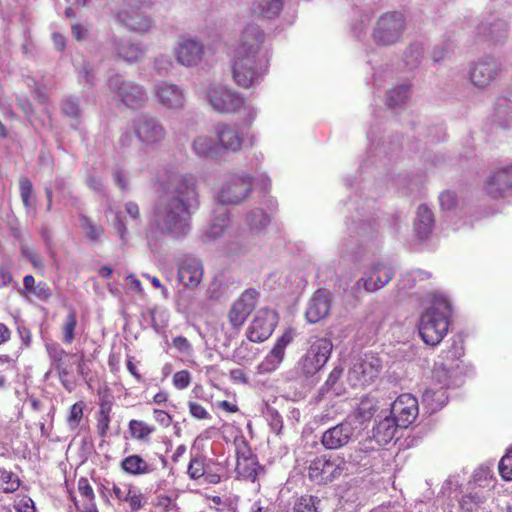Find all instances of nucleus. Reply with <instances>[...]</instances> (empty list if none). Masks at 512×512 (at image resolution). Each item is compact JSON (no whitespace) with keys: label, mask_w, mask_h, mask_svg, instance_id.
I'll list each match as a JSON object with an SVG mask.
<instances>
[{"label":"nucleus","mask_w":512,"mask_h":512,"mask_svg":"<svg viewBox=\"0 0 512 512\" xmlns=\"http://www.w3.org/2000/svg\"><path fill=\"white\" fill-rule=\"evenodd\" d=\"M199 205L196 177L190 173L170 172L160 183L150 228L161 235L183 237L190 231L191 216Z\"/></svg>","instance_id":"f257e3e1"},{"label":"nucleus","mask_w":512,"mask_h":512,"mask_svg":"<svg viewBox=\"0 0 512 512\" xmlns=\"http://www.w3.org/2000/svg\"><path fill=\"white\" fill-rule=\"evenodd\" d=\"M265 34L256 24H248L241 32L232 65L233 79L242 88L255 87L268 69Z\"/></svg>","instance_id":"f03ea898"},{"label":"nucleus","mask_w":512,"mask_h":512,"mask_svg":"<svg viewBox=\"0 0 512 512\" xmlns=\"http://www.w3.org/2000/svg\"><path fill=\"white\" fill-rule=\"evenodd\" d=\"M451 313L449 300L440 295L436 296L433 305L421 316L419 334L422 340L431 346L439 344L447 334Z\"/></svg>","instance_id":"7ed1b4c3"},{"label":"nucleus","mask_w":512,"mask_h":512,"mask_svg":"<svg viewBox=\"0 0 512 512\" xmlns=\"http://www.w3.org/2000/svg\"><path fill=\"white\" fill-rule=\"evenodd\" d=\"M206 98L213 110L223 113H236L244 108L248 110L250 120L256 116V111L245 105L244 98L231 87L221 83H211L206 89Z\"/></svg>","instance_id":"20e7f679"},{"label":"nucleus","mask_w":512,"mask_h":512,"mask_svg":"<svg viewBox=\"0 0 512 512\" xmlns=\"http://www.w3.org/2000/svg\"><path fill=\"white\" fill-rule=\"evenodd\" d=\"M406 28V18L402 12L391 11L382 14L373 31L376 44L390 46L400 41Z\"/></svg>","instance_id":"39448f33"},{"label":"nucleus","mask_w":512,"mask_h":512,"mask_svg":"<svg viewBox=\"0 0 512 512\" xmlns=\"http://www.w3.org/2000/svg\"><path fill=\"white\" fill-rule=\"evenodd\" d=\"M133 131L145 147L156 148L164 142L167 131L160 119L151 114H140L132 122Z\"/></svg>","instance_id":"423d86ee"},{"label":"nucleus","mask_w":512,"mask_h":512,"mask_svg":"<svg viewBox=\"0 0 512 512\" xmlns=\"http://www.w3.org/2000/svg\"><path fill=\"white\" fill-rule=\"evenodd\" d=\"M381 368V360L377 356L365 354L352 361L347 380L354 388L366 387L378 378Z\"/></svg>","instance_id":"0eeeda50"},{"label":"nucleus","mask_w":512,"mask_h":512,"mask_svg":"<svg viewBox=\"0 0 512 512\" xmlns=\"http://www.w3.org/2000/svg\"><path fill=\"white\" fill-rule=\"evenodd\" d=\"M332 349L333 344L327 338H315L312 340L306 353L298 363L301 372L306 376L317 373L329 360Z\"/></svg>","instance_id":"6e6552de"},{"label":"nucleus","mask_w":512,"mask_h":512,"mask_svg":"<svg viewBox=\"0 0 512 512\" xmlns=\"http://www.w3.org/2000/svg\"><path fill=\"white\" fill-rule=\"evenodd\" d=\"M346 461L339 456H318L310 461L308 476L317 484H326L338 478L346 469Z\"/></svg>","instance_id":"1a4fd4ad"},{"label":"nucleus","mask_w":512,"mask_h":512,"mask_svg":"<svg viewBox=\"0 0 512 512\" xmlns=\"http://www.w3.org/2000/svg\"><path fill=\"white\" fill-rule=\"evenodd\" d=\"M108 84L115 97L128 108H141L148 99L146 89L136 82L115 76L109 79Z\"/></svg>","instance_id":"9d476101"},{"label":"nucleus","mask_w":512,"mask_h":512,"mask_svg":"<svg viewBox=\"0 0 512 512\" xmlns=\"http://www.w3.org/2000/svg\"><path fill=\"white\" fill-rule=\"evenodd\" d=\"M252 178L247 175L230 176L218 192L222 204H238L245 200L251 191Z\"/></svg>","instance_id":"9b49d317"},{"label":"nucleus","mask_w":512,"mask_h":512,"mask_svg":"<svg viewBox=\"0 0 512 512\" xmlns=\"http://www.w3.org/2000/svg\"><path fill=\"white\" fill-rule=\"evenodd\" d=\"M153 95L156 102L168 110L179 111L184 109L186 104L184 90L180 86L168 81L155 83Z\"/></svg>","instance_id":"f8f14e48"},{"label":"nucleus","mask_w":512,"mask_h":512,"mask_svg":"<svg viewBox=\"0 0 512 512\" xmlns=\"http://www.w3.org/2000/svg\"><path fill=\"white\" fill-rule=\"evenodd\" d=\"M278 322L277 313L270 309H260L255 314L247 330L251 342L259 343L268 339Z\"/></svg>","instance_id":"ddd939ff"},{"label":"nucleus","mask_w":512,"mask_h":512,"mask_svg":"<svg viewBox=\"0 0 512 512\" xmlns=\"http://www.w3.org/2000/svg\"><path fill=\"white\" fill-rule=\"evenodd\" d=\"M499 71L498 61L493 57L486 56L470 65L468 77L475 87L485 88L496 79Z\"/></svg>","instance_id":"4468645a"},{"label":"nucleus","mask_w":512,"mask_h":512,"mask_svg":"<svg viewBox=\"0 0 512 512\" xmlns=\"http://www.w3.org/2000/svg\"><path fill=\"white\" fill-rule=\"evenodd\" d=\"M204 53L205 47L202 41L193 37L181 38L174 48L177 62L185 67L198 66L203 60Z\"/></svg>","instance_id":"2eb2a0df"},{"label":"nucleus","mask_w":512,"mask_h":512,"mask_svg":"<svg viewBox=\"0 0 512 512\" xmlns=\"http://www.w3.org/2000/svg\"><path fill=\"white\" fill-rule=\"evenodd\" d=\"M356 428L350 421H342L328 429L321 436L320 442L327 450H337L353 441Z\"/></svg>","instance_id":"dca6fc26"},{"label":"nucleus","mask_w":512,"mask_h":512,"mask_svg":"<svg viewBox=\"0 0 512 512\" xmlns=\"http://www.w3.org/2000/svg\"><path fill=\"white\" fill-rule=\"evenodd\" d=\"M484 189L493 199L512 194V164L493 170L484 183Z\"/></svg>","instance_id":"f3484780"},{"label":"nucleus","mask_w":512,"mask_h":512,"mask_svg":"<svg viewBox=\"0 0 512 512\" xmlns=\"http://www.w3.org/2000/svg\"><path fill=\"white\" fill-rule=\"evenodd\" d=\"M214 134L221 151L236 153L241 150L244 135L235 123L219 122L214 126Z\"/></svg>","instance_id":"a211bd4d"},{"label":"nucleus","mask_w":512,"mask_h":512,"mask_svg":"<svg viewBox=\"0 0 512 512\" xmlns=\"http://www.w3.org/2000/svg\"><path fill=\"white\" fill-rule=\"evenodd\" d=\"M390 413L400 428H407L418 415V401L411 394H402L391 404Z\"/></svg>","instance_id":"6ab92c4d"},{"label":"nucleus","mask_w":512,"mask_h":512,"mask_svg":"<svg viewBox=\"0 0 512 512\" xmlns=\"http://www.w3.org/2000/svg\"><path fill=\"white\" fill-rule=\"evenodd\" d=\"M145 8L127 6L118 11L117 19L127 29L144 34L153 26V19L144 11Z\"/></svg>","instance_id":"aec40b11"},{"label":"nucleus","mask_w":512,"mask_h":512,"mask_svg":"<svg viewBox=\"0 0 512 512\" xmlns=\"http://www.w3.org/2000/svg\"><path fill=\"white\" fill-rule=\"evenodd\" d=\"M258 293L254 289H247L233 303L228 318L230 324L239 329L246 321L247 317L256 307Z\"/></svg>","instance_id":"412c9836"},{"label":"nucleus","mask_w":512,"mask_h":512,"mask_svg":"<svg viewBox=\"0 0 512 512\" xmlns=\"http://www.w3.org/2000/svg\"><path fill=\"white\" fill-rule=\"evenodd\" d=\"M236 472L239 478L254 482L260 470L256 456L245 441L237 444L236 447Z\"/></svg>","instance_id":"4be33fe9"},{"label":"nucleus","mask_w":512,"mask_h":512,"mask_svg":"<svg viewBox=\"0 0 512 512\" xmlns=\"http://www.w3.org/2000/svg\"><path fill=\"white\" fill-rule=\"evenodd\" d=\"M393 275V270L389 266L382 263L374 264L357 281V289L363 288L365 291L374 292L385 286Z\"/></svg>","instance_id":"5701e85b"},{"label":"nucleus","mask_w":512,"mask_h":512,"mask_svg":"<svg viewBox=\"0 0 512 512\" xmlns=\"http://www.w3.org/2000/svg\"><path fill=\"white\" fill-rule=\"evenodd\" d=\"M203 273L202 261L194 256L185 257L178 267V279L188 288H196L202 281Z\"/></svg>","instance_id":"b1692460"},{"label":"nucleus","mask_w":512,"mask_h":512,"mask_svg":"<svg viewBox=\"0 0 512 512\" xmlns=\"http://www.w3.org/2000/svg\"><path fill=\"white\" fill-rule=\"evenodd\" d=\"M331 309V297L325 290H317L310 301L305 312L309 323H317L328 316Z\"/></svg>","instance_id":"393cba45"},{"label":"nucleus","mask_w":512,"mask_h":512,"mask_svg":"<svg viewBox=\"0 0 512 512\" xmlns=\"http://www.w3.org/2000/svg\"><path fill=\"white\" fill-rule=\"evenodd\" d=\"M112 495L116 499L128 503L132 511H138L144 506L143 494L139 488L131 484H114Z\"/></svg>","instance_id":"a878e982"},{"label":"nucleus","mask_w":512,"mask_h":512,"mask_svg":"<svg viewBox=\"0 0 512 512\" xmlns=\"http://www.w3.org/2000/svg\"><path fill=\"white\" fill-rule=\"evenodd\" d=\"M45 348L51 361V366L57 371L61 383H64V377L70 374V366L65 362V358L69 354L57 342H48L45 344Z\"/></svg>","instance_id":"bb28decb"},{"label":"nucleus","mask_w":512,"mask_h":512,"mask_svg":"<svg viewBox=\"0 0 512 512\" xmlns=\"http://www.w3.org/2000/svg\"><path fill=\"white\" fill-rule=\"evenodd\" d=\"M194 154L203 159H217L220 157V148L217 141L208 135H198L191 142Z\"/></svg>","instance_id":"cd10ccee"},{"label":"nucleus","mask_w":512,"mask_h":512,"mask_svg":"<svg viewBox=\"0 0 512 512\" xmlns=\"http://www.w3.org/2000/svg\"><path fill=\"white\" fill-rule=\"evenodd\" d=\"M113 51L120 59L129 63L141 60L145 53L139 44L116 38L113 39Z\"/></svg>","instance_id":"c85d7f7f"},{"label":"nucleus","mask_w":512,"mask_h":512,"mask_svg":"<svg viewBox=\"0 0 512 512\" xmlns=\"http://www.w3.org/2000/svg\"><path fill=\"white\" fill-rule=\"evenodd\" d=\"M434 227V215L426 205L417 208L414 229L420 239H426Z\"/></svg>","instance_id":"c756f323"},{"label":"nucleus","mask_w":512,"mask_h":512,"mask_svg":"<svg viewBox=\"0 0 512 512\" xmlns=\"http://www.w3.org/2000/svg\"><path fill=\"white\" fill-rule=\"evenodd\" d=\"M282 8V0H254L250 11L259 18L273 19L280 14Z\"/></svg>","instance_id":"7c9ffc66"},{"label":"nucleus","mask_w":512,"mask_h":512,"mask_svg":"<svg viewBox=\"0 0 512 512\" xmlns=\"http://www.w3.org/2000/svg\"><path fill=\"white\" fill-rule=\"evenodd\" d=\"M448 396L443 387L430 386L423 392L422 403L430 413H434L446 405Z\"/></svg>","instance_id":"2f4dec72"},{"label":"nucleus","mask_w":512,"mask_h":512,"mask_svg":"<svg viewBox=\"0 0 512 512\" xmlns=\"http://www.w3.org/2000/svg\"><path fill=\"white\" fill-rule=\"evenodd\" d=\"M121 469L133 476L150 474L155 471V467L147 463L141 456L133 454L122 459Z\"/></svg>","instance_id":"473e14b6"},{"label":"nucleus","mask_w":512,"mask_h":512,"mask_svg":"<svg viewBox=\"0 0 512 512\" xmlns=\"http://www.w3.org/2000/svg\"><path fill=\"white\" fill-rule=\"evenodd\" d=\"M398 427L393 417L385 416L373 429V438L378 445H386L394 438Z\"/></svg>","instance_id":"72a5a7b5"},{"label":"nucleus","mask_w":512,"mask_h":512,"mask_svg":"<svg viewBox=\"0 0 512 512\" xmlns=\"http://www.w3.org/2000/svg\"><path fill=\"white\" fill-rule=\"evenodd\" d=\"M230 220L226 209H222L217 218L203 233L204 242H212L220 238L228 229Z\"/></svg>","instance_id":"f704fd0d"},{"label":"nucleus","mask_w":512,"mask_h":512,"mask_svg":"<svg viewBox=\"0 0 512 512\" xmlns=\"http://www.w3.org/2000/svg\"><path fill=\"white\" fill-rule=\"evenodd\" d=\"M409 97V85L401 84L395 88H392L387 93V105L392 108H398L402 106Z\"/></svg>","instance_id":"c9c22d12"},{"label":"nucleus","mask_w":512,"mask_h":512,"mask_svg":"<svg viewBox=\"0 0 512 512\" xmlns=\"http://www.w3.org/2000/svg\"><path fill=\"white\" fill-rule=\"evenodd\" d=\"M246 221L251 231L259 232L269 223L270 217L262 209H254L247 214Z\"/></svg>","instance_id":"e433bc0d"},{"label":"nucleus","mask_w":512,"mask_h":512,"mask_svg":"<svg viewBox=\"0 0 512 512\" xmlns=\"http://www.w3.org/2000/svg\"><path fill=\"white\" fill-rule=\"evenodd\" d=\"M80 226L83 229L86 237L92 241L96 242L103 235L104 230L102 226L95 224L90 218L85 215L79 216Z\"/></svg>","instance_id":"4c0bfd02"},{"label":"nucleus","mask_w":512,"mask_h":512,"mask_svg":"<svg viewBox=\"0 0 512 512\" xmlns=\"http://www.w3.org/2000/svg\"><path fill=\"white\" fill-rule=\"evenodd\" d=\"M284 353L279 352L272 348L269 354L265 357V359L259 365V370L261 373H270L275 371L279 365L282 363L284 359Z\"/></svg>","instance_id":"58836bf2"},{"label":"nucleus","mask_w":512,"mask_h":512,"mask_svg":"<svg viewBox=\"0 0 512 512\" xmlns=\"http://www.w3.org/2000/svg\"><path fill=\"white\" fill-rule=\"evenodd\" d=\"M378 401L372 397H364L361 399L358 408L357 415L364 421L370 420L378 409Z\"/></svg>","instance_id":"ea45409f"},{"label":"nucleus","mask_w":512,"mask_h":512,"mask_svg":"<svg viewBox=\"0 0 512 512\" xmlns=\"http://www.w3.org/2000/svg\"><path fill=\"white\" fill-rule=\"evenodd\" d=\"M320 500L311 495H304L298 498L293 506V512H319Z\"/></svg>","instance_id":"a19ab883"},{"label":"nucleus","mask_w":512,"mask_h":512,"mask_svg":"<svg viewBox=\"0 0 512 512\" xmlns=\"http://www.w3.org/2000/svg\"><path fill=\"white\" fill-rule=\"evenodd\" d=\"M424 57V48L422 44H411L405 51V63L408 67H417Z\"/></svg>","instance_id":"79ce46f5"},{"label":"nucleus","mask_w":512,"mask_h":512,"mask_svg":"<svg viewBox=\"0 0 512 512\" xmlns=\"http://www.w3.org/2000/svg\"><path fill=\"white\" fill-rule=\"evenodd\" d=\"M128 427L131 436L137 440H145L155 430L153 426L140 420H131Z\"/></svg>","instance_id":"37998d69"},{"label":"nucleus","mask_w":512,"mask_h":512,"mask_svg":"<svg viewBox=\"0 0 512 512\" xmlns=\"http://www.w3.org/2000/svg\"><path fill=\"white\" fill-rule=\"evenodd\" d=\"M77 326V318L76 313L74 311H70L65 318V321L62 326V341L64 344H71L75 339V330Z\"/></svg>","instance_id":"c03bdc74"},{"label":"nucleus","mask_w":512,"mask_h":512,"mask_svg":"<svg viewBox=\"0 0 512 512\" xmlns=\"http://www.w3.org/2000/svg\"><path fill=\"white\" fill-rule=\"evenodd\" d=\"M433 380L434 383L431 386L434 387H443L446 389L450 385V372L444 367L443 364H437L433 370Z\"/></svg>","instance_id":"a18cd8bd"},{"label":"nucleus","mask_w":512,"mask_h":512,"mask_svg":"<svg viewBox=\"0 0 512 512\" xmlns=\"http://www.w3.org/2000/svg\"><path fill=\"white\" fill-rule=\"evenodd\" d=\"M255 353L250 349L249 345L242 343L233 352L232 359L239 365L250 363L254 360Z\"/></svg>","instance_id":"49530a36"},{"label":"nucleus","mask_w":512,"mask_h":512,"mask_svg":"<svg viewBox=\"0 0 512 512\" xmlns=\"http://www.w3.org/2000/svg\"><path fill=\"white\" fill-rule=\"evenodd\" d=\"M0 482L6 486L2 487L4 493H12L20 486V481L11 471L0 469Z\"/></svg>","instance_id":"de8ad7c7"},{"label":"nucleus","mask_w":512,"mask_h":512,"mask_svg":"<svg viewBox=\"0 0 512 512\" xmlns=\"http://www.w3.org/2000/svg\"><path fill=\"white\" fill-rule=\"evenodd\" d=\"M499 472L504 480H512V446L500 460Z\"/></svg>","instance_id":"09e8293b"},{"label":"nucleus","mask_w":512,"mask_h":512,"mask_svg":"<svg viewBox=\"0 0 512 512\" xmlns=\"http://www.w3.org/2000/svg\"><path fill=\"white\" fill-rule=\"evenodd\" d=\"M174 63L169 55H159L155 58L154 68L159 75H167L173 68Z\"/></svg>","instance_id":"8fccbe9b"},{"label":"nucleus","mask_w":512,"mask_h":512,"mask_svg":"<svg viewBox=\"0 0 512 512\" xmlns=\"http://www.w3.org/2000/svg\"><path fill=\"white\" fill-rule=\"evenodd\" d=\"M78 491L86 501L84 506L94 504V492L91 485L89 484V481L86 478L82 477L78 480Z\"/></svg>","instance_id":"3c124183"},{"label":"nucleus","mask_w":512,"mask_h":512,"mask_svg":"<svg viewBox=\"0 0 512 512\" xmlns=\"http://www.w3.org/2000/svg\"><path fill=\"white\" fill-rule=\"evenodd\" d=\"M296 331L293 328H288L284 333L277 339L274 349L279 350L285 354L286 347L294 340Z\"/></svg>","instance_id":"603ef678"},{"label":"nucleus","mask_w":512,"mask_h":512,"mask_svg":"<svg viewBox=\"0 0 512 512\" xmlns=\"http://www.w3.org/2000/svg\"><path fill=\"white\" fill-rule=\"evenodd\" d=\"M187 473L191 479H199L205 473L204 461L200 458H192L190 460Z\"/></svg>","instance_id":"864d4df0"},{"label":"nucleus","mask_w":512,"mask_h":512,"mask_svg":"<svg viewBox=\"0 0 512 512\" xmlns=\"http://www.w3.org/2000/svg\"><path fill=\"white\" fill-rule=\"evenodd\" d=\"M62 111L65 115L72 118H78L81 112L78 101L73 97H68L63 101Z\"/></svg>","instance_id":"5fc2aeb1"},{"label":"nucleus","mask_w":512,"mask_h":512,"mask_svg":"<svg viewBox=\"0 0 512 512\" xmlns=\"http://www.w3.org/2000/svg\"><path fill=\"white\" fill-rule=\"evenodd\" d=\"M83 416V405L81 403H75L71 406L69 416H68V424L72 429H75Z\"/></svg>","instance_id":"6e6d98bb"},{"label":"nucleus","mask_w":512,"mask_h":512,"mask_svg":"<svg viewBox=\"0 0 512 512\" xmlns=\"http://www.w3.org/2000/svg\"><path fill=\"white\" fill-rule=\"evenodd\" d=\"M507 34V24L499 21L491 25L490 27V36L491 39L495 42H500L506 37Z\"/></svg>","instance_id":"4d7b16f0"},{"label":"nucleus","mask_w":512,"mask_h":512,"mask_svg":"<svg viewBox=\"0 0 512 512\" xmlns=\"http://www.w3.org/2000/svg\"><path fill=\"white\" fill-rule=\"evenodd\" d=\"M191 375L187 370L178 371L173 376V384L177 389H185L190 385Z\"/></svg>","instance_id":"13d9d810"},{"label":"nucleus","mask_w":512,"mask_h":512,"mask_svg":"<svg viewBox=\"0 0 512 512\" xmlns=\"http://www.w3.org/2000/svg\"><path fill=\"white\" fill-rule=\"evenodd\" d=\"M20 195L23 204L28 207L30 206V197L32 195V183L28 178H22L20 180Z\"/></svg>","instance_id":"bf43d9fd"},{"label":"nucleus","mask_w":512,"mask_h":512,"mask_svg":"<svg viewBox=\"0 0 512 512\" xmlns=\"http://www.w3.org/2000/svg\"><path fill=\"white\" fill-rule=\"evenodd\" d=\"M126 215L136 224L141 222L140 208L136 202L128 201L124 204Z\"/></svg>","instance_id":"052dcab7"},{"label":"nucleus","mask_w":512,"mask_h":512,"mask_svg":"<svg viewBox=\"0 0 512 512\" xmlns=\"http://www.w3.org/2000/svg\"><path fill=\"white\" fill-rule=\"evenodd\" d=\"M110 417L109 413L104 409L100 410L97 420V431L101 437H105L109 429Z\"/></svg>","instance_id":"680f3d73"},{"label":"nucleus","mask_w":512,"mask_h":512,"mask_svg":"<svg viewBox=\"0 0 512 512\" xmlns=\"http://www.w3.org/2000/svg\"><path fill=\"white\" fill-rule=\"evenodd\" d=\"M173 346L184 355H191L192 353V345L187 340V338L183 336H177L172 340Z\"/></svg>","instance_id":"e2e57ef3"},{"label":"nucleus","mask_w":512,"mask_h":512,"mask_svg":"<svg viewBox=\"0 0 512 512\" xmlns=\"http://www.w3.org/2000/svg\"><path fill=\"white\" fill-rule=\"evenodd\" d=\"M440 206L443 210H451L456 205L455 194L451 191H444L439 196Z\"/></svg>","instance_id":"0e129e2a"},{"label":"nucleus","mask_w":512,"mask_h":512,"mask_svg":"<svg viewBox=\"0 0 512 512\" xmlns=\"http://www.w3.org/2000/svg\"><path fill=\"white\" fill-rule=\"evenodd\" d=\"M79 71V78L83 79L88 84H93L94 72L93 67L88 62H83L81 66L77 67Z\"/></svg>","instance_id":"69168bd1"},{"label":"nucleus","mask_w":512,"mask_h":512,"mask_svg":"<svg viewBox=\"0 0 512 512\" xmlns=\"http://www.w3.org/2000/svg\"><path fill=\"white\" fill-rule=\"evenodd\" d=\"M268 416H269V425H270L271 429L275 433L279 434L283 427L282 417L274 409L268 410Z\"/></svg>","instance_id":"338daca9"},{"label":"nucleus","mask_w":512,"mask_h":512,"mask_svg":"<svg viewBox=\"0 0 512 512\" xmlns=\"http://www.w3.org/2000/svg\"><path fill=\"white\" fill-rule=\"evenodd\" d=\"M15 509L17 512H35L36 511L34 502L29 497H23L22 499H20L16 503Z\"/></svg>","instance_id":"774afa93"}]
</instances>
